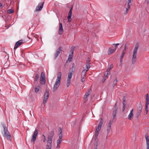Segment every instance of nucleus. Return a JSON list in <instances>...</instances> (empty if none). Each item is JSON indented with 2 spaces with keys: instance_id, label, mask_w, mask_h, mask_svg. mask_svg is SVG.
Wrapping results in <instances>:
<instances>
[{
  "instance_id": "5701e85b",
  "label": "nucleus",
  "mask_w": 149,
  "mask_h": 149,
  "mask_svg": "<svg viewBox=\"0 0 149 149\" xmlns=\"http://www.w3.org/2000/svg\"><path fill=\"white\" fill-rule=\"evenodd\" d=\"M125 53H126V52H125V51L122 52L121 54L120 57V62H122V61L124 55L125 54Z\"/></svg>"
},
{
  "instance_id": "f3484780",
  "label": "nucleus",
  "mask_w": 149,
  "mask_h": 149,
  "mask_svg": "<svg viewBox=\"0 0 149 149\" xmlns=\"http://www.w3.org/2000/svg\"><path fill=\"white\" fill-rule=\"evenodd\" d=\"M75 70V64L74 63H73L72 64V66L71 68L70 69V72L73 73Z\"/></svg>"
},
{
  "instance_id": "9d476101",
  "label": "nucleus",
  "mask_w": 149,
  "mask_h": 149,
  "mask_svg": "<svg viewBox=\"0 0 149 149\" xmlns=\"http://www.w3.org/2000/svg\"><path fill=\"white\" fill-rule=\"evenodd\" d=\"M62 137L63 136H61H61L60 135L58 136V138L57 141V146L56 148L57 149H58L60 148V144L62 141Z\"/></svg>"
},
{
  "instance_id": "bb28decb",
  "label": "nucleus",
  "mask_w": 149,
  "mask_h": 149,
  "mask_svg": "<svg viewBox=\"0 0 149 149\" xmlns=\"http://www.w3.org/2000/svg\"><path fill=\"white\" fill-rule=\"evenodd\" d=\"M73 56V55L70 54L69 55L68 60L70 62H71L72 61Z\"/></svg>"
},
{
  "instance_id": "7ed1b4c3",
  "label": "nucleus",
  "mask_w": 149,
  "mask_h": 149,
  "mask_svg": "<svg viewBox=\"0 0 149 149\" xmlns=\"http://www.w3.org/2000/svg\"><path fill=\"white\" fill-rule=\"evenodd\" d=\"M61 72H59L57 74V78L53 88L54 91H56L60 84V80L61 79Z\"/></svg>"
},
{
  "instance_id": "0eeeda50",
  "label": "nucleus",
  "mask_w": 149,
  "mask_h": 149,
  "mask_svg": "<svg viewBox=\"0 0 149 149\" xmlns=\"http://www.w3.org/2000/svg\"><path fill=\"white\" fill-rule=\"evenodd\" d=\"M44 2H40L38 3V6L36 7L34 12L39 11H41L43 8Z\"/></svg>"
},
{
  "instance_id": "49530a36",
  "label": "nucleus",
  "mask_w": 149,
  "mask_h": 149,
  "mask_svg": "<svg viewBox=\"0 0 149 149\" xmlns=\"http://www.w3.org/2000/svg\"><path fill=\"white\" fill-rule=\"evenodd\" d=\"M126 8V11H125V14H127V13L128 12L129 10L130 9H128V8Z\"/></svg>"
},
{
  "instance_id": "864d4df0",
  "label": "nucleus",
  "mask_w": 149,
  "mask_h": 149,
  "mask_svg": "<svg viewBox=\"0 0 149 149\" xmlns=\"http://www.w3.org/2000/svg\"><path fill=\"white\" fill-rule=\"evenodd\" d=\"M106 80V79H104V78H103V80H102V82L103 83H104V82L105 81V80Z\"/></svg>"
},
{
  "instance_id": "ddd939ff",
  "label": "nucleus",
  "mask_w": 149,
  "mask_h": 149,
  "mask_svg": "<svg viewBox=\"0 0 149 149\" xmlns=\"http://www.w3.org/2000/svg\"><path fill=\"white\" fill-rule=\"evenodd\" d=\"M22 41V40H20L16 42L14 47V49H16L18 46H19L23 43Z\"/></svg>"
},
{
  "instance_id": "20e7f679",
  "label": "nucleus",
  "mask_w": 149,
  "mask_h": 149,
  "mask_svg": "<svg viewBox=\"0 0 149 149\" xmlns=\"http://www.w3.org/2000/svg\"><path fill=\"white\" fill-rule=\"evenodd\" d=\"M40 84L41 85H44L46 82L45 73L42 72L41 73V77L40 78Z\"/></svg>"
},
{
  "instance_id": "1a4fd4ad",
  "label": "nucleus",
  "mask_w": 149,
  "mask_h": 149,
  "mask_svg": "<svg viewBox=\"0 0 149 149\" xmlns=\"http://www.w3.org/2000/svg\"><path fill=\"white\" fill-rule=\"evenodd\" d=\"M54 135V130H52L50 132L49 134L47 137V141L49 142H52V140Z\"/></svg>"
},
{
  "instance_id": "69168bd1",
  "label": "nucleus",
  "mask_w": 149,
  "mask_h": 149,
  "mask_svg": "<svg viewBox=\"0 0 149 149\" xmlns=\"http://www.w3.org/2000/svg\"><path fill=\"white\" fill-rule=\"evenodd\" d=\"M107 139V137H106V139Z\"/></svg>"
},
{
  "instance_id": "2f4dec72",
  "label": "nucleus",
  "mask_w": 149,
  "mask_h": 149,
  "mask_svg": "<svg viewBox=\"0 0 149 149\" xmlns=\"http://www.w3.org/2000/svg\"><path fill=\"white\" fill-rule=\"evenodd\" d=\"M123 108L122 109V111H124L125 109V105L124 103V102H125V97H124L123 98Z\"/></svg>"
},
{
  "instance_id": "c756f323",
  "label": "nucleus",
  "mask_w": 149,
  "mask_h": 149,
  "mask_svg": "<svg viewBox=\"0 0 149 149\" xmlns=\"http://www.w3.org/2000/svg\"><path fill=\"white\" fill-rule=\"evenodd\" d=\"M71 83V79H68L67 78V87H68L70 84Z\"/></svg>"
},
{
  "instance_id": "338daca9",
  "label": "nucleus",
  "mask_w": 149,
  "mask_h": 149,
  "mask_svg": "<svg viewBox=\"0 0 149 149\" xmlns=\"http://www.w3.org/2000/svg\"><path fill=\"white\" fill-rule=\"evenodd\" d=\"M46 149H51V148H50V149L46 148Z\"/></svg>"
},
{
  "instance_id": "f8f14e48",
  "label": "nucleus",
  "mask_w": 149,
  "mask_h": 149,
  "mask_svg": "<svg viewBox=\"0 0 149 149\" xmlns=\"http://www.w3.org/2000/svg\"><path fill=\"white\" fill-rule=\"evenodd\" d=\"M103 120L102 118H101L100 121L98 125V127L96 128V131L99 132L100 130L101 129V127L103 123Z\"/></svg>"
},
{
  "instance_id": "4be33fe9",
  "label": "nucleus",
  "mask_w": 149,
  "mask_h": 149,
  "mask_svg": "<svg viewBox=\"0 0 149 149\" xmlns=\"http://www.w3.org/2000/svg\"><path fill=\"white\" fill-rule=\"evenodd\" d=\"M117 113V110L116 109H115L113 111V120H114L116 118V114Z\"/></svg>"
},
{
  "instance_id": "3c124183",
  "label": "nucleus",
  "mask_w": 149,
  "mask_h": 149,
  "mask_svg": "<svg viewBox=\"0 0 149 149\" xmlns=\"http://www.w3.org/2000/svg\"><path fill=\"white\" fill-rule=\"evenodd\" d=\"M97 144H98V143L97 142H96V145H95V146L94 147V149H97Z\"/></svg>"
},
{
  "instance_id": "603ef678",
  "label": "nucleus",
  "mask_w": 149,
  "mask_h": 149,
  "mask_svg": "<svg viewBox=\"0 0 149 149\" xmlns=\"http://www.w3.org/2000/svg\"><path fill=\"white\" fill-rule=\"evenodd\" d=\"M35 35H35L34 33L32 34V36L33 37H35L36 38V37H35Z\"/></svg>"
},
{
  "instance_id": "a878e982",
  "label": "nucleus",
  "mask_w": 149,
  "mask_h": 149,
  "mask_svg": "<svg viewBox=\"0 0 149 149\" xmlns=\"http://www.w3.org/2000/svg\"><path fill=\"white\" fill-rule=\"evenodd\" d=\"M72 8L73 6H72L69 12L68 16H69V18H70V17H71L72 14Z\"/></svg>"
},
{
  "instance_id": "dca6fc26",
  "label": "nucleus",
  "mask_w": 149,
  "mask_h": 149,
  "mask_svg": "<svg viewBox=\"0 0 149 149\" xmlns=\"http://www.w3.org/2000/svg\"><path fill=\"white\" fill-rule=\"evenodd\" d=\"M112 124V121L111 120H110L108 124V127H107V132L108 134L109 132L110 131V130L111 129V125Z\"/></svg>"
},
{
  "instance_id": "2eb2a0df",
  "label": "nucleus",
  "mask_w": 149,
  "mask_h": 149,
  "mask_svg": "<svg viewBox=\"0 0 149 149\" xmlns=\"http://www.w3.org/2000/svg\"><path fill=\"white\" fill-rule=\"evenodd\" d=\"M63 31V28L62 24L61 23H59V28L58 30V33L60 35H61L62 34V33Z\"/></svg>"
},
{
  "instance_id": "6e6552de",
  "label": "nucleus",
  "mask_w": 149,
  "mask_h": 149,
  "mask_svg": "<svg viewBox=\"0 0 149 149\" xmlns=\"http://www.w3.org/2000/svg\"><path fill=\"white\" fill-rule=\"evenodd\" d=\"M49 95V91L46 90L44 93V97L43 101V104H45L47 102Z\"/></svg>"
},
{
  "instance_id": "ea45409f",
  "label": "nucleus",
  "mask_w": 149,
  "mask_h": 149,
  "mask_svg": "<svg viewBox=\"0 0 149 149\" xmlns=\"http://www.w3.org/2000/svg\"><path fill=\"white\" fill-rule=\"evenodd\" d=\"M42 138L43 140V142H45L46 141V138L45 136L44 135H43L42 136Z\"/></svg>"
},
{
  "instance_id": "4c0bfd02",
  "label": "nucleus",
  "mask_w": 149,
  "mask_h": 149,
  "mask_svg": "<svg viewBox=\"0 0 149 149\" xmlns=\"http://www.w3.org/2000/svg\"><path fill=\"white\" fill-rule=\"evenodd\" d=\"M146 101H149V96L148 93L146 95Z\"/></svg>"
},
{
  "instance_id": "680f3d73",
  "label": "nucleus",
  "mask_w": 149,
  "mask_h": 149,
  "mask_svg": "<svg viewBox=\"0 0 149 149\" xmlns=\"http://www.w3.org/2000/svg\"><path fill=\"white\" fill-rule=\"evenodd\" d=\"M27 37L28 38H29V39H31V38H30V37H29L28 36H27Z\"/></svg>"
},
{
  "instance_id": "13d9d810",
  "label": "nucleus",
  "mask_w": 149,
  "mask_h": 149,
  "mask_svg": "<svg viewBox=\"0 0 149 149\" xmlns=\"http://www.w3.org/2000/svg\"><path fill=\"white\" fill-rule=\"evenodd\" d=\"M119 45H120V44L119 43H117L116 44H113V45H116V46Z\"/></svg>"
},
{
  "instance_id": "9b49d317",
  "label": "nucleus",
  "mask_w": 149,
  "mask_h": 149,
  "mask_svg": "<svg viewBox=\"0 0 149 149\" xmlns=\"http://www.w3.org/2000/svg\"><path fill=\"white\" fill-rule=\"evenodd\" d=\"M62 47H59L56 51V52L55 54L54 59H56L60 54L62 50Z\"/></svg>"
},
{
  "instance_id": "4468645a",
  "label": "nucleus",
  "mask_w": 149,
  "mask_h": 149,
  "mask_svg": "<svg viewBox=\"0 0 149 149\" xmlns=\"http://www.w3.org/2000/svg\"><path fill=\"white\" fill-rule=\"evenodd\" d=\"M145 138L146 141V149H149V139L148 135L146 134Z\"/></svg>"
},
{
  "instance_id": "a211bd4d",
  "label": "nucleus",
  "mask_w": 149,
  "mask_h": 149,
  "mask_svg": "<svg viewBox=\"0 0 149 149\" xmlns=\"http://www.w3.org/2000/svg\"><path fill=\"white\" fill-rule=\"evenodd\" d=\"M52 141L49 142L47 141V145L46 146V148L50 149L51 148L52 146Z\"/></svg>"
},
{
  "instance_id": "c9c22d12",
  "label": "nucleus",
  "mask_w": 149,
  "mask_h": 149,
  "mask_svg": "<svg viewBox=\"0 0 149 149\" xmlns=\"http://www.w3.org/2000/svg\"><path fill=\"white\" fill-rule=\"evenodd\" d=\"M14 12V10L12 9H10L8 11V13L9 14H11Z\"/></svg>"
},
{
  "instance_id": "c85d7f7f",
  "label": "nucleus",
  "mask_w": 149,
  "mask_h": 149,
  "mask_svg": "<svg viewBox=\"0 0 149 149\" xmlns=\"http://www.w3.org/2000/svg\"><path fill=\"white\" fill-rule=\"evenodd\" d=\"M117 82H118V81H117V79L116 78L114 79V80L113 81V87H114V86L116 85Z\"/></svg>"
},
{
  "instance_id": "58836bf2",
  "label": "nucleus",
  "mask_w": 149,
  "mask_h": 149,
  "mask_svg": "<svg viewBox=\"0 0 149 149\" xmlns=\"http://www.w3.org/2000/svg\"><path fill=\"white\" fill-rule=\"evenodd\" d=\"M99 133V132H97L95 131V138H97V136L98 135V134Z\"/></svg>"
},
{
  "instance_id": "79ce46f5",
  "label": "nucleus",
  "mask_w": 149,
  "mask_h": 149,
  "mask_svg": "<svg viewBox=\"0 0 149 149\" xmlns=\"http://www.w3.org/2000/svg\"><path fill=\"white\" fill-rule=\"evenodd\" d=\"M145 111H146V114H147L148 113V106H146L145 107Z\"/></svg>"
},
{
  "instance_id": "052dcab7",
  "label": "nucleus",
  "mask_w": 149,
  "mask_h": 149,
  "mask_svg": "<svg viewBox=\"0 0 149 149\" xmlns=\"http://www.w3.org/2000/svg\"><path fill=\"white\" fill-rule=\"evenodd\" d=\"M131 0H128L127 2H128L129 3H131Z\"/></svg>"
},
{
  "instance_id": "bf43d9fd",
  "label": "nucleus",
  "mask_w": 149,
  "mask_h": 149,
  "mask_svg": "<svg viewBox=\"0 0 149 149\" xmlns=\"http://www.w3.org/2000/svg\"><path fill=\"white\" fill-rule=\"evenodd\" d=\"M147 3L148 4H149V0H147Z\"/></svg>"
},
{
  "instance_id": "4d7b16f0",
  "label": "nucleus",
  "mask_w": 149,
  "mask_h": 149,
  "mask_svg": "<svg viewBox=\"0 0 149 149\" xmlns=\"http://www.w3.org/2000/svg\"><path fill=\"white\" fill-rule=\"evenodd\" d=\"M0 7H1V8H2L3 7L1 3H0Z\"/></svg>"
},
{
  "instance_id": "7c9ffc66",
  "label": "nucleus",
  "mask_w": 149,
  "mask_h": 149,
  "mask_svg": "<svg viewBox=\"0 0 149 149\" xmlns=\"http://www.w3.org/2000/svg\"><path fill=\"white\" fill-rule=\"evenodd\" d=\"M74 47H72L71 49L70 52H71V53L70 54L72 55H73L74 52Z\"/></svg>"
},
{
  "instance_id": "6e6d98bb",
  "label": "nucleus",
  "mask_w": 149,
  "mask_h": 149,
  "mask_svg": "<svg viewBox=\"0 0 149 149\" xmlns=\"http://www.w3.org/2000/svg\"><path fill=\"white\" fill-rule=\"evenodd\" d=\"M117 107V105H116V103L115 106H114V108L115 109H116V108Z\"/></svg>"
},
{
  "instance_id": "37998d69",
  "label": "nucleus",
  "mask_w": 149,
  "mask_h": 149,
  "mask_svg": "<svg viewBox=\"0 0 149 149\" xmlns=\"http://www.w3.org/2000/svg\"><path fill=\"white\" fill-rule=\"evenodd\" d=\"M85 77H84V76H82L81 77V81L82 82H83L84 81H85Z\"/></svg>"
},
{
  "instance_id": "e433bc0d",
  "label": "nucleus",
  "mask_w": 149,
  "mask_h": 149,
  "mask_svg": "<svg viewBox=\"0 0 149 149\" xmlns=\"http://www.w3.org/2000/svg\"><path fill=\"white\" fill-rule=\"evenodd\" d=\"M39 87L38 86L35 88V91L36 93H38L39 91Z\"/></svg>"
},
{
  "instance_id": "473e14b6",
  "label": "nucleus",
  "mask_w": 149,
  "mask_h": 149,
  "mask_svg": "<svg viewBox=\"0 0 149 149\" xmlns=\"http://www.w3.org/2000/svg\"><path fill=\"white\" fill-rule=\"evenodd\" d=\"M72 74H73V73L69 72L68 73V78L71 79V78L72 77Z\"/></svg>"
},
{
  "instance_id": "72a5a7b5",
  "label": "nucleus",
  "mask_w": 149,
  "mask_h": 149,
  "mask_svg": "<svg viewBox=\"0 0 149 149\" xmlns=\"http://www.w3.org/2000/svg\"><path fill=\"white\" fill-rule=\"evenodd\" d=\"M89 91H88V92H86V94L84 96V98H86L88 96L89 94Z\"/></svg>"
},
{
  "instance_id": "5fc2aeb1",
  "label": "nucleus",
  "mask_w": 149,
  "mask_h": 149,
  "mask_svg": "<svg viewBox=\"0 0 149 149\" xmlns=\"http://www.w3.org/2000/svg\"><path fill=\"white\" fill-rule=\"evenodd\" d=\"M115 45V49H115V50L116 51V49H117V46L116 45Z\"/></svg>"
},
{
  "instance_id": "f704fd0d",
  "label": "nucleus",
  "mask_w": 149,
  "mask_h": 149,
  "mask_svg": "<svg viewBox=\"0 0 149 149\" xmlns=\"http://www.w3.org/2000/svg\"><path fill=\"white\" fill-rule=\"evenodd\" d=\"M39 76L38 74H36L35 77V78L34 79V81H37L38 79H39Z\"/></svg>"
},
{
  "instance_id": "09e8293b",
  "label": "nucleus",
  "mask_w": 149,
  "mask_h": 149,
  "mask_svg": "<svg viewBox=\"0 0 149 149\" xmlns=\"http://www.w3.org/2000/svg\"><path fill=\"white\" fill-rule=\"evenodd\" d=\"M149 104V101H146V106H148Z\"/></svg>"
},
{
  "instance_id": "a18cd8bd",
  "label": "nucleus",
  "mask_w": 149,
  "mask_h": 149,
  "mask_svg": "<svg viewBox=\"0 0 149 149\" xmlns=\"http://www.w3.org/2000/svg\"><path fill=\"white\" fill-rule=\"evenodd\" d=\"M113 66L112 65H111L108 68L109 69V70L110 71V70L113 68Z\"/></svg>"
},
{
  "instance_id": "e2e57ef3",
  "label": "nucleus",
  "mask_w": 149,
  "mask_h": 149,
  "mask_svg": "<svg viewBox=\"0 0 149 149\" xmlns=\"http://www.w3.org/2000/svg\"><path fill=\"white\" fill-rule=\"evenodd\" d=\"M73 125L74 126L75 124V122H74L73 123Z\"/></svg>"
},
{
  "instance_id": "39448f33",
  "label": "nucleus",
  "mask_w": 149,
  "mask_h": 149,
  "mask_svg": "<svg viewBox=\"0 0 149 149\" xmlns=\"http://www.w3.org/2000/svg\"><path fill=\"white\" fill-rule=\"evenodd\" d=\"M142 108L143 107L142 103L141 102H140L139 104L138 107L137 108V110L136 113L137 117H138L140 115Z\"/></svg>"
},
{
  "instance_id": "f257e3e1",
  "label": "nucleus",
  "mask_w": 149,
  "mask_h": 149,
  "mask_svg": "<svg viewBox=\"0 0 149 149\" xmlns=\"http://www.w3.org/2000/svg\"><path fill=\"white\" fill-rule=\"evenodd\" d=\"M139 47V43L138 42H137L136 44L133 52L132 63L133 64H135L136 60L137 54Z\"/></svg>"
},
{
  "instance_id": "0e129e2a",
  "label": "nucleus",
  "mask_w": 149,
  "mask_h": 149,
  "mask_svg": "<svg viewBox=\"0 0 149 149\" xmlns=\"http://www.w3.org/2000/svg\"><path fill=\"white\" fill-rule=\"evenodd\" d=\"M30 114H31V116H32L31 113V111H30Z\"/></svg>"
},
{
  "instance_id": "412c9836",
  "label": "nucleus",
  "mask_w": 149,
  "mask_h": 149,
  "mask_svg": "<svg viewBox=\"0 0 149 149\" xmlns=\"http://www.w3.org/2000/svg\"><path fill=\"white\" fill-rule=\"evenodd\" d=\"M115 49H113L112 48H110L108 51V54H111L115 52Z\"/></svg>"
},
{
  "instance_id": "f03ea898",
  "label": "nucleus",
  "mask_w": 149,
  "mask_h": 149,
  "mask_svg": "<svg viewBox=\"0 0 149 149\" xmlns=\"http://www.w3.org/2000/svg\"><path fill=\"white\" fill-rule=\"evenodd\" d=\"M2 125L4 130V133L3 134V136L8 140H11V136L8 131L7 128L4 123H2Z\"/></svg>"
},
{
  "instance_id": "b1692460",
  "label": "nucleus",
  "mask_w": 149,
  "mask_h": 149,
  "mask_svg": "<svg viewBox=\"0 0 149 149\" xmlns=\"http://www.w3.org/2000/svg\"><path fill=\"white\" fill-rule=\"evenodd\" d=\"M88 71V70H86V69L84 70L81 73L82 75H83V76L85 77L86 74V72Z\"/></svg>"
},
{
  "instance_id": "6ab92c4d",
  "label": "nucleus",
  "mask_w": 149,
  "mask_h": 149,
  "mask_svg": "<svg viewBox=\"0 0 149 149\" xmlns=\"http://www.w3.org/2000/svg\"><path fill=\"white\" fill-rule=\"evenodd\" d=\"M133 109H132L131 111L130 112L128 116V118L130 120H131V119L133 117Z\"/></svg>"
},
{
  "instance_id": "aec40b11",
  "label": "nucleus",
  "mask_w": 149,
  "mask_h": 149,
  "mask_svg": "<svg viewBox=\"0 0 149 149\" xmlns=\"http://www.w3.org/2000/svg\"><path fill=\"white\" fill-rule=\"evenodd\" d=\"M86 69L88 70V69L90 67V65L91 64L90 61H87L86 62Z\"/></svg>"
},
{
  "instance_id": "c03bdc74",
  "label": "nucleus",
  "mask_w": 149,
  "mask_h": 149,
  "mask_svg": "<svg viewBox=\"0 0 149 149\" xmlns=\"http://www.w3.org/2000/svg\"><path fill=\"white\" fill-rule=\"evenodd\" d=\"M126 45H127V44H125V47H124V49L123 50V52H124L125 51V52H126V48H127V47H126Z\"/></svg>"
},
{
  "instance_id": "8fccbe9b",
  "label": "nucleus",
  "mask_w": 149,
  "mask_h": 149,
  "mask_svg": "<svg viewBox=\"0 0 149 149\" xmlns=\"http://www.w3.org/2000/svg\"><path fill=\"white\" fill-rule=\"evenodd\" d=\"M108 76H107L106 75V74H105L104 75V78L105 79H107L108 78Z\"/></svg>"
},
{
  "instance_id": "cd10ccee",
  "label": "nucleus",
  "mask_w": 149,
  "mask_h": 149,
  "mask_svg": "<svg viewBox=\"0 0 149 149\" xmlns=\"http://www.w3.org/2000/svg\"><path fill=\"white\" fill-rule=\"evenodd\" d=\"M58 132H59V134H58V136H59V135H61V136H63V134H62V129L61 127H59V129H58Z\"/></svg>"
},
{
  "instance_id": "a19ab883",
  "label": "nucleus",
  "mask_w": 149,
  "mask_h": 149,
  "mask_svg": "<svg viewBox=\"0 0 149 149\" xmlns=\"http://www.w3.org/2000/svg\"><path fill=\"white\" fill-rule=\"evenodd\" d=\"M109 69L108 68L107 70V73L106 74H106V75L108 76L109 74L110 73V71L109 70Z\"/></svg>"
},
{
  "instance_id": "423d86ee",
  "label": "nucleus",
  "mask_w": 149,
  "mask_h": 149,
  "mask_svg": "<svg viewBox=\"0 0 149 149\" xmlns=\"http://www.w3.org/2000/svg\"><path fill=\"white\" fill-rule=\"evenodd\" d=\"M38 134V131L37 129H36L35 131L32 135L31 139V143H34L36 140V138Z\"/></svg>"
},
{
  "instance_id": "de8ad7c7",
  "label": "nucleus",
  "mask_w": 149,
  "mask_h": 149,
  "mask_svg": "<svg viewBox=\"0 0 149 149\" xmlns=\"http://www.w3.org/2000/svg\"><path fill=\"white\" fill-rule=\"evenodd\" d=\"M67 18L68 19V21L69 22H71L72 20V19L71 18V17H70V18L69 17V16H68Z\"/></svg>"
},
{
  "instance_id": "393cba45",
  "label": "nucleus",
  "mask_w": 149,
  "mask_h": 149,
  "mask_svg": "<svg viewBox=\"0 0 149 149\" xmlns=\"http://www.w3.org/2000/svg\"><path fill=\"white\" fill-rule=\"evenodd\" d=\"M131 3H129L128 2H127L126 3L125 6H126V8L130 9V6H131Z\"/></svg>"
}]
</instances>
